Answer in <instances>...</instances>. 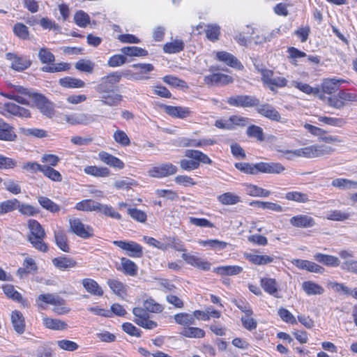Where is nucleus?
<instances>
[{"instance_id":"nucleus-19","label":"nucleus","mask_w":357,"mask_h":357,"mask_svg":"<svg viewBox=\"0 0 357 357\" xmlns=\"http://www.w3.org/2000/svg\"><path fill=\"white\" fill-rule=\"evenodd\" d=\"M123 101V96L114 93V91L109 92L100 96V102L102 105L109 107H116L121 104Z\"/></svg>"},{"instance_id":"nucleus-17","label":"nucleus","mask_w":357,"mask_h":357,"mask_svg":"<svg viewBox=\"0 0 357 357\" xmlns=\"http://www.w3.org/2000/svg\"><path fill=\"white\" fill-rule=\"evenodd\" d=\"M289 222L294 227L301 228L311 227L315 225L314 218L307 215L294 216L289 220Z\"/></svg>"},{"instance_id":"nucleus-32","label":"nucleus","mask_w":357,"mask_h":357,"mask_svg":"<svg viewBox=\"0 0 357 357\" xmlns=\"http://www.w3.org/2000/svg\"><path fill=\"white\" fill-rule=\"evenodd\" d=\"M183 146H195L201 147L206 146H211L216 143L213 139H203L199 140L190 139L188 138H183L181 142Z\"/></svg>"},{"instance_id":"nucleus-15","label":"nucleus","mask_w":357,"mask_h":357,"mask_svg":"<svg viewBox=\"0 0 357 357\" xmlns=\"http://www.w3.org/2000/svg\"><path fill=\"white\" fill-rule=\"evenodd\" d=\"M163 108L167 114L174 118L185 119L192 114L190 108L185 107L164 105Z\"/></svg>"},{"instance_id":"nucleus-47","label":"nucleus","mask_w":357,"mask_h":357,"mask_svg":"<svg viewBox=\"0 0 357 357\" xmlns=\"http://www.w3.org/2000/svg\"><path fill=\"white\" fill-rule=\"evenodd\" d=\"M98 204V202L92 199H84L77 203L75 208L78 211L96 212Z\"/></svg>"},{"instance_id":"nucleus-28","label":"nucleus","mask_w":357,"mask_h":357,"mask_svg":"<svg viewBox=\"0 0 357 357\" xmlns=\"http://www.w3.org/2000/svg\"><path fill=\"white\" fill-rule=\"evenodd\" d=\"M342 82H344V80L341 79H326L321 84V88L324 93L331 94L338 90L340 84Z\"/></svg>"},{"instance_id":"nucleus-18","label":"nucleus","mask_w":357,"mask_h":357,"mask_svg":"<svg viewBox=\"0 0 357 357\" xmlns=\"http://www.w3.org/2000/svg\"><path fill=\"white\" fill-rule=\"evenodd\" d=\"M257 111L261 115L266 118L275 121H281L280 113L271 105L264 104L260 105Z\"/></svg>"},{"instance_id":"nucleus-13","label":"nucleus","mask_w":357,"mask_h":357,"mask_svg":"<svg viewBox=\"0 0 357 357\" xmlns=\"http://www.w3.org/2000/svg\"><path fill=\"white\" fill-rule=\"evenodd\" d=\"M182 258L188 264L199 269L208 271L211 268V263L197 255L184 252L182 255Z\"/></svg>"},{"instance_id":"nucleus-25","label":"nucleus","mask_w":357,"mask_h":357,"mask_svg":"<svg viewBox=\"0 0 357 357\" xmlns=\"http://www.w3.org/2000/svg\"><path fill=\"white\" fill-rule=\"evenodd\" d=\"M52 264L55 267L60 270H66L74 268L77 266L75 260L70 257H59L52 259Z\"/></svg>"},{"instance_id":"nucleus-11","label":"nucleus","mask_w":357,"mask_h":357,"mask_svg":"<svg viewBox=\"0 0 357 357\" xmlns=\"http://www.w3.org/2000/svg\"><path fill=\"white\" fill-rule=\"evenodd\" d=\"M33 102L40 111L49 118H52L54 115V110L52 104L42 94L33 96Z\"/></svg>"},{"instance_id":"nucleus-39","label":"nucleus","mask_w":357,"mask_h":357,"mask_svg":"<svg viewBox=\"0 0 357 357\" xmlns=\"http://www.w3.org/2000/svg\"><path fill=\"white\" fill-rule=\"evenodd\" d=\"M180 334L189 338H202L205 335V332L202 328L197 327H184L182 328Z\"/></svg>"},{"instance_id":"nucleus-55","label":"nucleus","mask_w":357,"mask_h":357,"mask_svg":"<svg viewBox=\"0 0 357 357\" xmlns=\"http://www.w3.org/2000/svg\"><path fill=\"white\" fill-rule=\"evenodd\" d=\"M96 212L102 213L107 216H109L117 220H120L121 218V215L118 212L115 211L112 206L102 204L99 202L98 204Z\"/></svg>"},{"instance_id":"nucleus-27","label":"nucleus","mask_w":357,"mask_h":357,"mask_svg":"<svg viewBox=\"0 0 357 357\" xmlns=\"http://www.w3.org/2000/svg\"><path fill=\"white\" fill-rule=\"evenodd\" d=\"M54 239L56 245L63 252H69L70 248L68 245V237L66 233L61 229L54 231Z\"/></svg>"},{"instance_id":"nucleus-35","label":"nucleus","mask_w":357,"mask_h":357,"mask_svg":"<svg viewBox=\"0 0 357 357\" xmlns=\"http://www.w3.org/2000/svg\"><path fill=\"white\" fill-rule=\"evenodd\" d=\"M331 185L335 188L347 190L356 189L357 183L347 178H337L332 181Z\"/></svg>"},{"instance_id":"nucleus-52","label":"nucleus","mask_w":357,"mask_h":357,"mask_svg":"<svg viewBox=\"0 0 357 357\" xmlns=\"http://www.w3.org/2000/svg\"><path fill=\"white\" fill-rule=\"evenodd\" d=\"M245 190L248 195L253 197H267L271 195L270 191L255 185H247Z\"/></svg>"},{"instance_id":"nucleus-26","label":"nucleus","mask_w":357,"mask_h":357,"mask_svg":"<svg viewBox=\"0 0 357 357\" xmlns=\"http://www.w3.org/2000/svg\"><path fill=\"white\" fill-rule=\"evenodd\" d=\"M82 284L89 293L98 296L103 295L104 292L102 289L95 280L90 278H85L82 280Z\"/></svg>"},{"instance_id":"nucleus-60","label":"nucleus","mask_w":357,"mask_h":357,"mask_svg":"<svg viewBox=\"0 0 357 357\" xmlns=\"http://www.w3.org/2000/svg\"><path fill=\"white\" fill-rule=\"evenodd\" d=\"M4 294L9 298L14 301L22 303L23 299L22 295L15 289L12 284H6L3 286Z\"/></svg>"},{"instance_id":"nucleus-31","label":"nucleus","mask_w":357,"mask_h":357,"mask_svg":"<svg viewBox=\"0 0 357 357\" xmlns=\"http://www.w3.org/2000/svg\"><path fill=\"white\" fill-rule=\"evenodd\" d=\"M302 289L308 296L321 295L324 292V289L321 285L312 281L303 282Z\"/></svg>"},{"instance_id":"nucleus-29","label":"nucleus","mask_w":357,"mask_h":357,"mask_svg":"<svg viewBox=\"0 0 357 357\" xmlns=\"http://www.w3.org/2000/svg\"><path fill=\"white\" fill-rule=\"evenodd\" d=\"M16 138V135L13 128L5 123L0 121V139L4 141H13Z\"/></svg>"},{"instance_id":"nucleus-33","label":"nucleus","mask_w":357,"mask_h":357,"mask_svg":"<svg viewBox=\"0 0 357 357\" xmlns=\"http://www.w3.org/2000/svg\"><path fill=\"white\" fill-rule=\"evenodd\" d=\"M59 84L65 88H83L85 86V82L80 79L65 77L59 80Z\"/></svg>"},{"instance_id":"nucleus-1","label":"nucleus","mask_w":357,"mask_h":357,"mask_svg":"<svg viewBox=\"0 0 357 357\" xmlns=\"http://www.w3.org/2000/svg\"><path fill=\"white\" fill-rule=\"evenodd\" d=\"M28 227L30 234L28 240L36 250L45 252L48 250L47 245L43 241L45 237V232L40 224L35 220H29Z\"/></svg>"},{"instance_id":"nucleus-57","label":"nucleus","mask_w":357,"mask_h":357,"mask_svg":"<svg viewBox=\"0 0 357 357\" xmlns=\"http://www.w3.org/2000/svg\"><path fill=\"white\" fill-rule=\"evenodd\" d=\"M285 198L289 201H294L299 203H306L309 202L308 195L298 191L288 192L285 195Z\"/></svg>"},{"instance_id":"nucleus-48","label":"nucleus","mask_w":357,"mask_h":357,"mask_svg":"<svg viewBox=\"0 0 357 357\" xmlns=\"http://www.w3.org/2000/svg\"><path fill=\"white\" fill-rule=\"evenodd\" d=\"M294 86L306 94L319 96L320 99H324V96L323 94H320V90L318 88H313L307 84L298 82H295Z\"/></svg>"},{"instance_id":"nucleus-22","label":"nucleus","mask_w":357,"mask_h":357,"mask_svg":"<svg viewBox=\"0 0 357 357\" xmlns=\"http://www.w3.org/2000/svg\"><path fill=\"white\" fill-rule=\"evenodd\" d=\"M259 172L266 174H280L285 170V167L279 162H259Z\"/></svg>"},{"instance_id":"nucleus-5","label":"nucleus","mask_w":357,"mask_h":357,"mask_svg":"<svg viewBox=\"0 0 357 357\" xmlns=\"http://www.w3.org/2000/svg\"><path fill=\"white\" fill-rule=\"evenodd\" d=\"M6 59L10 61V68L16 71H23L31 65V61L27 56L15 53H7Z\"/></svg>"},{"instance_id":"nucleus-62","label":"nucleus","mask_w":357,"mask_h":357,"mask_svg":"<svg viewBox=\"0 0 357 357\" xmlns=\"http://www.w3.org/2000/svg\"><path fill=\"white\" fill-rule=\"evenodd\" d=\"M143 307L145 308L146 312H151L154 313L161 312L163 310V307L161 305L156 303L153 299L149 298L144 301Z\"/></svg>"},{"instance_id":"nucleus-20","label":"nucleus","mask_w":357,"mask_h":357,"mask_svg":"<svg viewBox=\"0 0 357 357\" xmlns=\"http://www.w3.org/2000/svg\"><path fill=\"white\" fill-rule=\"evenodd\" d=\"M218 60L225 63L227 65L237 69H242L243 65L240 61L231 54L227 52H218L216 54Z\"/></svg>"},{"instance_id":"nucleus-14","label":"nucleus","mask_w":357,"mask_h":357,"mask_svg":"<svg viewBox=\"0 0 357 357\" xmlns=\"http://www.w3.org/2000/svg\"><path fill=\"white\" fill-rule=\"evenodd\" d=\"M261 287L265 292L274 296L275 298H280L279 295V284L274 278H263L260 280Z\"/></svg>"},{"instance_id":"nucleus-49","label":"nucleus","mask_w":357,"mask_h":357,"mask_svg":"<svg viewBox=\"0 0 357 357\" xmlns=\"http://www.w3.org/2000/svg\"><path fill=\"white\" fill-rule=\"evenodd\" d=\"M75 67L81 72L91 74L93 72L95 63L90 60L82 59L75 63Z\"/></svg>"},{"instance_id":"nucleus-44","label":"nucleus","mask_w":357,"mask_h":357,"mask_svg":"<svg viewBox=\"0 0 357 357\" xmlns=\"http://www.w3.org/2000/svg\"><path fill=\"white\" fill-rule=\"evenodd\" d=\"M235 167L245 174H257L259 172V163L252 165L248 162H236Z\"/></svg>"},{"instance_id":"nucleus-45","label":"nucleus","mask_w":357,"mask_h":357,"mask_svg":"<svg viewBox=\"0 0 357 357\" xmlns=\"http://www.w3.org/2000/svg\"><path fill=\"white\" fill-rule=\"evenodd\" d=\"M246 259L257 265H265L273 261V258L268 255L248 254L246 255Z\"/></svg>"},{"instance_id":"nucleus-64","label":"nucleus","mask_w":357,"mask_h":357,"mask_svg":"<svg viewBox=\"0 0 357 357\" xmlns=\"http://www.w3.org/2000/svg\"><path fill=\"white\" fill-rule=\"evenodd\" d=\"M230 123L232 126V130L236 129L237 127H245L250 123V119L238 115H233L229 117Z\"/></svg>"},{"instance_id":"nucleus-2","label":"nucleus","mask_w":357,"mask_h":357,"mask_svg":"<svg viewBox=\"0 0 357 357\" xmlns=\"http://www.w3.org/2000/svg\"><path fill=\"white\" fill-rule=\"evenodd\" d=\"M256 68L261 75V81L264 85L271 91H274L276 88L284 87L287 85V80L283 77L275 76L273 70L259 68V66Z\"/></svg>"},{"instance_id":"nucleus-63","label":"nucleus","mask_w":357,"mask_h":357,"mask_svg":"<svg viewBox=\"0 0 357 357\" xmlns=\"http://www.w3.org/2000/svg\"><path fill=\"white\" fill-rule=\"evenodd\" d=\"M113 137L114 141L123 146H127L130 144V140L128 136L124 131L121 130H116L114 132Z\"/></svg>"},{"instance_id":"nucleus-46","label":"nucleus","mask_w":357,"mask_h":357,"mask_svg":"<svg viewBox=\"0 0 357 357\" xmlns=\"http://www.w3.org/2000/svg\"><path fill=\"white\" fill-rule=\"evenodd\" d=\"M121 52L129 56H145L148 55L147 50L139 47H124L121 49Z\"/></svg>"},{"instance_id":"nucleus-38","label":"nucleus","mask_w":357,"mask_h":357,"mask_svg":"<svg viewBox=\"0 0 357 357\" xmlns=\"http://www.w3.org/2000/svg\"><path fill=\"white\" fill-rule=\"evenodd\" d=\"M184 43L182 40H174L167 43L163 46V50L167 54H175L181 52L184 49Z\"/></svg>"},{"instance_id":"nucleus-12","label":"nucleus","mask_w":357,"mask_h":357,"mask_svg":"<svg viewBox=\"0 0 357 357\" xmlns=\"http://www.w3.org/2000/svg\"><path fill=\"white\" fill-rule=\"evenodd\" d=\"M275 150L282 153L293 155L297 158H298V157L307 158H317L315 145L305 146V147L296 149L294 151L281 150L278 148H275Z\"/></svg>"},{"instance_id":"nucleus-53","label":"nucleus","mask_w":357,"mask_h":357,"mask_svg":"<svg viewBox=\"0 0 357 357\" xmlns=\"http://www.w3.org/2000/svg\"><path fill=\"white\" fill-rule=\"evenodd\" d=\"M175 321L180 325L189 326L195 324L193 314L188 313H178L174 315Z\"/></svg>"},{"instance_id":"nucleus-36","label":"nucleus","mask_w":357,"mask_h":357,"mask_svg":"<svg viewBox=\"0 0 357 357\" xmlns=\"http://www.w3.org/2000/svg\"><path fill=\"white\" fill-rule=\"evenodd\" d=\"M84 172L86 174L96 177H107L110 174L108 168L97 166H87L84 169Z\"/></svg>"},{"instance_id":"nucleus-40","label":"nucleus","mask_w":357,"mask_h":357,"mask_svg":"<svg viewBox=\"0 0 357 357\" xmlns=\"http://www.w3.org/2000/svg\"><path fill=\"white\" fill-rule=\"evenodd\" d=\"M340 256L346 260L342 264V268L350 271H355L356 267V263L354 261H350L349 259L354 257V252H349L348 250H342L340 252Z\"/></svg>"},{"instance_id":"nucleus-58","label":"nucleus","mask_w":357,"mask_h":357,"mask_svg":"<svg viewBox=\"0 0 357 357\" xmlns=\"http://www.w3.org/2000/svg\"><path fill=\"white\" fill-rule=\"evenodd\" d=\"M246 134L250 137L256 138L259 142H263L264 140V131L259 126L255 125L248 126L246 130Z\"/></svg>"},{"instance_id":"nucleus-30","label":"nucleus","mask_w":357,"mask_h":357,"mask_svg":"<svg viewBox=\"0 0 357 357\" xmlns=\"http://www.w3.org/2000/svg\"><path fill=\"white\" fill-rule=\"evenodd\" d=\"M43 321L45 326L51 330L63 331L68 328L67 323L58 319L44 317Z\"/></svg>"},{"instance_id":"nucleus-4","label":"nucleus","mask_w":357,"mask_h":357,"mask_svg":"<svg viewBox=\"0 0 357 357\" xmlns=\"http://www.w3.org/2000/svg\"><path fill=\"white\" fill-rule=\"evenodd\" d=\"M70 231L82 238H88L93 236V229L89 225H84L77 218L69 219Z\"/></svg>"},{"instance_id":"nucleus-8","label":"nucleus","mask_w":357,"mask_h":357,"mask_svg":"<svg viewBox=\"0 0 357 357\" xmlns=\"http://www.w3.org/2000/svg\"><path fill=\"white\" fill-rule=\"evenodd\" d=\"M113 243L119 248L126 251L131 257H141L143 255L142 247L134 241H114Z\"/></svg>"},{"instance_id":"nucleus-50","label":"nucleus","mask_w":357,"mask_h":357,"mask_svg":"<svg viewBox=\"0 0 357 357\" xmlns=\"http://www.w3.org/2000/svg\"><path fill=\"white\" fill-rule=\"evenodd\" d=\"M107 284L116 295L123 297L126 294V287L119 280L109 279Z\"/></svg>"},{"instance_id":"nucleus-41","label":"nucleus","mask_w":357,"mask_h":357,"mask_svg":"<svg viewBox=\"0 0 357 357\" xmlns=\"http://www.w3.org/2000/svg\"><path fill=\"white\" fill-rule=\"evenodd\" d=\"M217 199L223 205H234L241 202L239 196L229 192L219 195Z\"/></svg>"},{"instance_id":"nucleus-24","label":"nucleus","mask_w":357,"mask_h":357,"mask_svg":"<svg viewBox=\"0 0 357 357\" xmlns=\"http://www.w3.org/2000/svg\"><path fill=\"white\" fill-rule=\"evenodd\" d=\"M11 322L15 331L19 333L22 334L25 330L24 318L22 314L17 310H15L11 314Z\"/></svg>"},{"instance_id":"nucleus-34","label":"nucleus","mask_w":357,"mask_h":357,"mask_svg":"<svg viewBox=\"0 0 357 357\" xmlns=\"http://www.w3.org/2000/svg\"><path fill=\"white\" fill-rule=\"evenodd\" d=\"M121 266L120 270L126 275L134 276L137 273V266L129 259L122 257L121 259Z\"/></svg>"},{"instance_id":"nucleus-56","label":"nucleus","mask_w":357,"mask_h":357,"mask_svg":"<svg viewBox=\"0 0 357 357\" xmlns=\"http://www.w3.org/2000/svg\"><path fill=\"white\" fill-rule=\"evenodd\" d=\"M38 200L43 208L50 211L52 213H56L60 210L59 205L46 197L40 196L38 197Z\"/></svg>"},{"instance_id":"nucleus-54","label":"nucleus","mask_w":357,"mask_h":357,"mask_svg":"<svg viewBox=\"0 0 357 357\" xmlns=\"http://www.w3.org/2000/svg\"><path fill=\"white\" fill-rule=\"evenodd\" d=\"M198 243L203 246H208L216 250H224L227 246V243L218 239H210L207 241L199 240Z\"/></svg>"},{"instance_id":"nucleus-7","label":"nucleus","mask_w":357,"mask_h":357,"mask_svg":"<svg viewBox=\"0 0 357 357\" xmlns=\"http://www.w3.org/2000/svg\"><path fill=\"white\" fill-rule=\"evenodd\" d=\"M177 167L172 163H164L153 167L148 171V175L153 178H163L176 174Z\"/></svg>"},{"instance_id":"nucleus-42","label":"nucleus","mask_w":357,"mask_h":357,"mask_svg":"<svg viewBox=\"0 0 357 357\" xmlns=\"http://www.w3.org/2000/svg\"><path fill=\"white\" fill-rule=\"evenodd\" d=\"M41 172L45 176L54 182H61L63 179L59 172L48 165H43Z\"/></svg>"},{"instance_id":"nucleus-61","label":"nucleus","mask_w":357,"mask_h":357,"mask_svg":"<svg viewBox=\"0 0 357 357\" xmlns=\"http://www.w3.org/2000/svg\"><path fill=\"white\" fill-rule=\"evenodd\" d=\"M329 288L332 289L336 292L343 291L344 294L349 295L352 294V296L356 298L357 296V291H351L347 287L344 286L342 283H338L335 282H330L328 284Z\"/></svg>"},{"instance_id":"nucleus-3","label":"nucleus","mask_w":357,"mask_h":357,"mask_svg":"<svg viewBox=\"0 0 357 357\" xmlns=\"http://www.w3.org/2000/svg\"><path fill=\"white\" fill-rule=\"evenodd\" d=\"M38 301L54 305L53 310L58 314H64L70 311V309L65 306V301L55 294H40L38 297Z\"/></svg>"},{"instance_id":"nucleus-59","label":"nucleus","mask_w":357,"mask_h":357,"mask_svg":"<svg viewBox=\"0 0 357 357\" xmlns=\"http://www.w3.org/2000/svg\"><path fill=\"white\" fill-rule=\"evenodd\" d=\"M205 32L208 40L211 41L217 40L220 33V26L216 24H209L206 26Z\"/></svg>"},{"instance_id":"nucleus-51","label":"nucleus","mask_w":357,"mask_h":357,"mask_svg":"<svg viewBox=\"0 0 357 357\" xmlns=\"http://www.w3.org/2000/svg\"><path fill=\"white\" fill-rule=\"evenodd\" d=\"M19 201L17 199H8L0 203V215L13 211L17 208Z\"/></svg>"},{"instance_id":"nucleus-43","label":"nucleus","mask_w":357,"mask_h":357,"mask_svg":"<svg viewBox=\"0 0 357 357\" xmlns=\"http://www.w3.org/2000/svg\"><path fill=\"white\" fill-rule=\"evenodd\" d=\"M13 31L18 38L22 40L30 39L31 35L30 28L24 24H15L13 26Z\"/></svg>"},{"instance_id":"nucleus-6","label":"nucleus","mask_w":357,"mask_h":357,"mask_svg":"<svg viewBox=\"0 0 357 357\" xmlns=\"http://www.w3.org/2000/svg\"><path fill=\"white\" fill-rule=\"evenodd\" d=\"M227 102L231 106L251 107L259 105V100L255 96L240 95L229 97Z\"/></svg>"},{"instance_id":"nucleus-9","label":"nucleus","mask_w":357,"mask_h":357,"mask_svg":"<svg viewBox=\"0 0 357 357\" xmlns=\"http://www.w3.org/2000/svg\"><path fill=\"white\" fill-rule=\"evenodd\" d=\"M0 112L3 115H6V113H8L21 118H29L31 116V113L27 109L13 102L3 103L2 106H0Z\"/></svg>"},{"instance_id":"nucleus-10","label":"nucleus","mask_w":357,"mask_h":357,"mask_svg":"<svg viewBox=\"0 0 357 357\" xmlns=\"http://www.w3.org/2000/svg\"><path fill=\"white\" fill-rule=\"evenodd\" d=\"M64 120L70 125H88L95 121L93 116L85 113L66 114Z\"/></svg>"},{"instance_id":"nucleus-23","label":"nucleus","mask_w":357,"mask_h":357,"mask_svg":"<svg viewBox=\"0 0 357 357\" xmlns=\"http://www.w3.org/2000/svg\"><path fill=\"white\" fill-rule=\"evenodd\" d=\"M243 268L240 266H222L214 268L213 271L221 276H233L241 273Z\"/></svg>"},{"instance_id":"nucleus-21","label":"nucleus","mask_w":357,"mask_h":357,"mask_svg":"<svg viewBox=\"0 0 357 357\" xmlns=\"http://www.w3.org/2000/svg\"><path fill=\"white\" fill-rule=\"evenodd\" d=\"M98 157L102 162L111 167L119 169H121L124 167V163L119 158L105 151H100L98 153Z\"/></svg>"},{"instance_id":"nucleus-16","label":"nucleus","mask_w":357,"mask_h":357,"mask_svg":"<svg viewBox=\"0 0 357 357\" xmlns=\"http://www.w3.org/2000/svg\"><path fill=\"white\" fill-rule=\"evenodd\" d=\"M204 82L207 84L225 85L233 82V78L222 73H213L204 77Z\"/></svg>"},{"instance_id":"nucleus-37","label":"nucleus","mask_w":357,"mask_h":357,"mask_svg":"<svg viewBox=\"0 0 357 357\" xmlns=\"http://www.w3.org/2000/svg\"><path fill=\"white\" fill-rule=\"evenodd\" d=\"M314 257L316 261L322 263L326 266L335 267L340 265V260L338 258L332 255L317 253Z\"/></svg>"}]
</instances>
